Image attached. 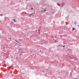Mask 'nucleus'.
<instances>
[{"mask_svg":"<svg viewBox=\"0 0 79 79\" xmlns=\"http://www.w3.org/2000/svg\"><path fill=\"white\" fill-rule=\"evenodd\" d=\"M69 58L70 59H71V60H74H74L76 61V59H75V57L73 56H69Z\"/></svg>","mask_w":79,"mask_h":79,"instance_id":"f257e3e1","label":"nucleus"},{"mask_svg":"<svg viewBox=\"0 0 79 79\" xmlns=\"http://www.w3.org/2000/svg\"><path fill=\"white\" fill-rule=\"evenodd\" d=\"M39 31H40V30H39Z\"/></svg>","mask_w":79,"mask_h":79,"instance_id":"f8f14e48","label":"nucleus"},{"mask_svg":"<svg viewBox=\"0 0 79 79\" xmlns=\"http://www.w3.org/2000/svg\"><path fill=\"white\" fill-rule=\"evenodd\" d=\"M63 47L64 48V46H63Z\"/></svg>","mask_w":79,"mask_h":79,"instance_id":"ddd939ff","label":"nucleus"},{"mask_svg":"<svg viewBox=\"0 0 79 79\" xmlns=\"http://www.w3.org/2000/svg\"><path fill=\"white\" fill-rule=\"evenodd\" d=\"M45 44H48V42H47V41H45Z\"/></svg>","mask_w":79,"mask_h":79,"instance_id":"f03ea898","label":"nucleus"},{"mask_svg":"<svg viewBox=\"0 0 79 79\" xmlns=\"http://www.w3.org/2000/svg\"><path fill=\"white\" fill-rule=\"evenodd\" d=\"M73 30H74V29H75V28H73Z\"/></svg>","mask_w":79,"mask_h":79,"instance_id":"1a4fd4ad","label":"nucleus"},{"mask_svg":"<svg viewBox=\"0 0 79 79\" xmlns=\"http://www.w3.org/2000/svg\"><path fill=\"white\" fill-rule=\"evenodd\" d=\"M15 41H16V42H18V43H19V42L17 41L16 40H15Z\"/></svg>","mask_w":79,"mask_h":79,"instance_id":"423d86ee","label":"nucleus"},{"mask_svg":"<svg viewBox=\"0 0 79 79\" xmlns=\"http://www.w3.org/2000/svg\"><path fill=\"white\" fill-rule=\"evenodd\" d=\"M33 15V14H30L29 16H31V15Z\"/></svg>","mask_w":79,"mask_h":79,"instance_id":"20e7f679","label":"nucleus"},{"mask_svg":"<svg viewBox=\"0 0 79 79\" xmlns=\"http://www.w3.org/2000/svg\"><path fill=\"white\" fill-rule=\"evenodd\" d=\"M61 5H62V6H63V5H64V4H63V3L61 4Z\"/></svg>","mask_w":79,"mask_h":79,"instance_id":"6e6552de","label":"nucleus"},{"mask_svg":"<svg viewBox=\"0 0 79 79\" xmlns=\"http://www.w3.org/2000/svg\"><path fill=\"white\" fill-rule=\"evenodd\" d=\"M20 50H21V49H20Z\"/></svg>","mask_w":79,"mask_h":79,"instance_id":"dca6fc26","label":"nucleus"},{"mask_svg":"<svg viewBox=\"0 0 79 79\" xmlns=\"http://www.w3.org/2000/svg\"><path fill=\"white\" fill-rule=\"evenodd\" d=\"M23 52L24 53H25V52Z\"/></svg>","mask_w":79,"mask_h":79,"instance_id":"4468645a","label":"nucleus"},{"mask_svg":"<svg viewBox=\"0 0 79 79\" xmlns=\"http://www.w3.org/2000/svg\"><path fill=\"white\" fill-rule=\"evenodd\" d=\"M32 9H33V8H31V10H32Z\"/></svg>","mask_w":79,"mask_h":79,"instance_id":"2eb2a0df","label":"nucleus"},{"mask_svg":"<svg viewBox=\"0 0 79 79\" xmlns=\"http://www.w3.org/2000/svg\"><path fill=\"white\" fill-rule=\"evenodd\" d=\"M19 43V44H21V43L19 42V43Z\"/></svg>","mask_w":79,"mask_h":79,"instance_id":"9b49d317","label":"nucleus"},{"mask_svg":"<svg viewBox=\"0 0 79 79\" xmlns=\"http://www.w3.org/2000/svg\"><path fill=\"white\" fill-rule=\"evenodd\" d=\"M55 42H56V40H55Z\"/></svg>","mask_w":79,"mask_h":79,"instance_id":"9d476101","label":"nucleus"},{"mask_svg":"<svg viewBox=\"0 0 79 79\" xmlns=\"http://www.w3.org/2000/svg\"><path fill=\"white\" fill-rule=\"evenodd\" d=\"M44 11H46V9H44Z\"/></svg>","mask_w":79,"mask_h":79,"instance_id":"0eeeda50","label":"nucleus"},{"mask_svg":"<svg viewBox=\"0 0 79 79\" xmlns=\"http://www.w3.org/2000/svg\"><path fill=\"white\" fill-rule=\"evenodd\" d=\"M13 21H14V22H15V23L16 22V21H15V19H14Z\"/></svg>","mask_w":79,"mask_h":79,"instance_id":"39448f33","label":"nucleus"},{"mask_svg":"<svg viewBox=\"0 0 79 79\" xmlns=\"http://www.w3.org/2000/svg\"><path fill=\"white\" fill-rule=\"evenodd\" d=\"M20 53V55H23V52H21Z\"/></svg>","mask_w":79,"mask_h":79,"instance_id":"7ed1b4c3","label":"nucleus"}]
</instances>
